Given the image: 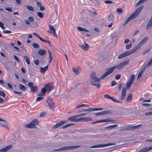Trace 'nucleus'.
Listing matches in <instances>:
<instances>
[{"label":"nucleus","instance_id":"obj_1","mask_svg":"<svg viewBox=\"0 0 152 152\" xmlns=\"http://www.w3.org/2000/svg\"><path fill=\"white\" fill-rule=\"evenodd\" d=\"M106 72L102 75L99 78H98L96 76V73L95 72H92L90 75V80L91 84L94 86H96L99 88L100 86V81L101 80H103L105 77L109 75H106L105 74Z\"/></svg>","mask_w":152,"mask_h":152},{"label":"nucleus","instance_id":"obj_2","mask_svg":"<svg viewBox=\"0 0 152 152\" xmlns=\"http://www.w3.org/2000/svg\"><path fill=\"white\" fill-rule=\"evenodd\" d=\"M129 63V60H127L123 61L117 66L107 69L106 70V71L105 73L106 75H105L106 76L107 75H109L111 74L116 69H117L118 70H120L123 69L125 66L126 65Z\"/></svg>","mask_w":152,"mask_h":152},{"label":"nucleus","instance_id":"obj_3","mask_svg":"<svg viewBox=\"0 0 152 152\" xmlns=\"http://www.w3.org/2000/svg\"><path fill=\"white\" fill-rule=\"evenodd\" d=\"M80 147V145L76 146H69L66 147H64L59 148L55 149L52 150L53 151H61L66 150H73L74 149H76Z\"/></svg>","mask_w":152,"mask_h":152},{"label":"nucleus","instance_id":"obj_4","mask_svg":"<svg viewBox=\"0 0 152 152\" xmlns=\"http://www.w3.org/2000/svg\"><path fill=\"white\" fill-rule=\"evenodd\" d=\"M134 53V51L132 49L126 51L120 54L118 56V59H121L127 56H128Z\"/></svg>","mask_w":152,"mask_h":152},{"label":"nucleus","instance_id":"obj_5","mask_svg":"<svg viewBox=\"0 0 152 152\" xmlns=\"http://www.w3.org/2000/svg\"><path fill=\"white\" fill-rule=\"evenodd\" d=\"M38 123V121L36 119H35L31 121L28 124H25V127L29 128H35L36 126L35 125H37Z\"/></svg>","mask_w":152,"mask_h":152},{"label":"nucleus","instance_id":"obj_6","mask_svg":"<svg viewBox=\"0 0 152 152\" xmlns=\"http://www.w3.org/2000/svg\"><path fill=\"white\" fill-rule=\"evenodd\" d=\"M46 102L48 103L50 109L53 111L55 107V103L53 101L52 99L51 98H48L46 100Z\"/></svg>","mask_w":152,"mask_h":152},{"label":"nucleus","instance_id":"obj_7","mask_svg":"<svg viewBox=\"0 0 152 152\" xmlns=\"http://www.w3.org/2000/svg\"><path fill=\"white\" fill-rule=\"evenodd\" d=\"M148 39V37H146L143 39L138 44L137 46L134 49V52L138 49H139L142 45L146 42Z\"/></svg>","mask_w":152,"mask_h":152},{"label":"nucleus","instance_id":"obj_8","mask_svg":"<svg viewBox=\"0 0 152 152\" xmlns=\"http://www.w3.org/2000/svg\"><path fill=\"white\" fill-rule=\"evenodd\" d=\"M142 8V7H140L138 8L131 15V16L133 18V19L136 18L139 15Z\"/></svg>","mask_w":152,"mask_h":152},{"label":"nucleus","instance_id":"obj_9","mask_svg":"<svg viewBox=\"0 0 152 152\" xmlns=\"http://www.w3.org/2000/svg\"><path fill=\"white\" fill-rule=\"evenodd\" d=\"M78 118V117L77 115H73L69 117L67 119V120L72 122H79V118Z\"/></svg>","mask_w":152,"mask_h":152},{"label":"nucleus","instance_id":"obj_10","mask_svg":"<svg viewBox=\"0 0 152 152\" xmlns=\"http://www.w3.org/2000/svg\"><path fill=\"white\" fill-rule=\"evenodd\" d=\"M113 15L110 14L108 16L107 19V22L110 23V24L108 26L109 27L111 28L113 24Z\"/></svg>","mask_w":152,"mask_h":152},{"label":"nucleus","instance_id":"obj_11","mask_svg":"<svg viewBox=\"0 0 152 152\" xmlns=\"http://www.w3.org/2000/svg\"><path fill=\"white\" fill-rule=\"evenodd\" d=\"M66 121H60L58 123H56L52 127V129H56L66 123Z\"/></svg>","mask_w":152,"mask_h":152},{"label":"nucleus","instance_id":"obj_12","mask_svg":"<svg viewBox=\"0 0 152 152\" xmlns=\"http://www.w3.org/2000/svg\"><path fill=\"white\" fill-rule=\"evenodd\" d=\"M115 143H110L106 144L97 145H94V148H99L105 147L106 146H109L111 145H115Z\"/></svg>","mask_w":152,"mask_h":152},{"label":"nucleus","instance_id":"obj_13","mask_svg":"<svg viewBox=\"0 0 152 152\" xmlns=\"http://www.w3.org/2000/svg\"><path fill=\"white\" fill-rule=\"evenodd\" d=\"M115 120L113 119H106L101 120H98L96 121H94L91 123L92 124H94L100 122H113L115 121Z\"/></svg>","mask_w":152,"mask_h":152},{"label":"nucleus","instance_id":"obj_14","mask_svg":"<svg viewBox=\"0 0 152 152\" xmlns=\"http://www.w3.org/2000/svg\"><path fill=\"white\" fill-rule=\"evenodd\" d=\"M45 87L46 88L47 91L49 92L53 88V84L52 83H48L46 85Z\"/></svg>","mask_w":152,"mask_h":152},{"label":"nucleus","instance_id":"obj_15","mask_svg":"<svg viewBox=\"0 0 152 152\" xmlns=\"http://www.w3.org/2000/svg\"><path fill=\"white\" fill-rule=\"evenodd\" d=\"M126 88L124 87L122 90L120 97V99L122 100H124L126 96Z\"/></svg>","mask_w":152,"mask_h":152},{"label":"nucleus","instance_id":"obj_16","mask_svg":"<svg viewBox=\"0 0 152 152\" xmlns=\"http://www.w3.org/2000/svg\"><path fill=\"white\" fill-rule=\"evenodd\" d=\"M152 28V16L147 23L146 26V29L148 31Z\"/></svg>","mask_w":152,"mask_h":152},{"label":"nucleus","instance_id":"obj_17","mask_svg":"<svg viewBox=\"0 0 152 152\" xmlns=\"http://www.w3.org/2000/svg\"><path fill=\"white\" fill-rule=\"evenodd\" d=\"M142 125V124H139L134 126H129L126 127L127 130H132L134 129H137Z\"/></svg>","mask_w":152,"mask_h":152},{"label":"nucleus","instance_id":"obj_18","mask_svg":"<svg viewBox=\"0 0 152 152\" xmlns=\"http://www.w3.org/2000/svg\"><path fill=\"white\" fill-rule=\"evenodd\" d=\"M12 147V145H9L6 146L5 147L0 149V152H7Z\"/></svg>","mask_w":152,"mask_h":152},{"label":"nucleus","instance_id":"obj_19","mask_svg":"<svg viewBox=\"0 0 152 152\" xmlns=\"http://www.w3.org/2000/svg\"><path fill=\"white\" fill-rule=\"evenodd\" d=\"M84 45H79V46L83 50L87 51L89 48V46L84 41Z\"/></svg>","mask_w":152,"mask_h":152},{"label":"nucleus","instance_id":"obj_20","mask_svg":"<svg viewBox=\"0 0 152 152\" xmlns=\"http://www.w3.org/2000/svg\"><path fill=\"white\" fill-rule=\"evenodd\" d=\"M111 112L108 110H105L97 113L95 114L96 115H100L104 114H109L111 113Z\"/></svg>","mask_w":152,"mask_h":152},{"label":"nucleus","instance_id":"obj_21","mask_svg":"<svg viewBox=\"0 0 152 152\" xmlns=\"http://www.w3.org/2000/svg\"><path fill=\"white\" fill-rule=\"evenodd\" d=\"M79 120L80 121H82L84 122H88L89 121H92V120L91 117H83L79 118Z\"/></svg>","mask_w":152,"mask_h":152},{"label":"nucleus","instance_id":"obj_22","mask_svg":"<svg viewBox=\"0 0 152 152\" xmlns=\"http://www.w3.org/2000/svg\"><path fill=\"white\" fill-rule=\"evenodd\" d=\"M73 72L76 75H78L80 72V68L77 67V68L72 67V68Z\"/></svg>","mask_w":152,"mask_h":152},{"label":"nucleus","instance_id":"obj_23","mask_svg":"<svg viewBox=\"0 0 152 152\" xmlns=\"http://www.w3.org/2000/svg\"><path fill=\"white\" fill-rule=\"evenodd\" d=\"M145 69L146 68L145 67H144L139 72L137 78V80H138L140 78L142 75V74L143 72L145 71Z\"/></svg>","mask_w":152,"mask_h":152},{"label":"nucleus","instance_id":"obj_24","mask_svg":"<svg viewBox=\"0 0 152 152\" xmlns=\"http://www.w3.org/2000/svg\"><path fill=\"white\" fill-rule=\"evenodd\" d=\"M133 83V82L128 81L126 84V89L129 90Z\"/></svg>","mask_w":152,"mask_h":152},{"label":"nucleus","instance_id":"obj_25","mask_svg":"<svg viewBox=\"0 0 152 152\" xmlns=\"http://www.w3.org/2000/svg\"><path fill=\"white\" fill-rule=\"evenodd\" d=\"M46 53V51L44 49H40L38 51V53L40 56H43L45 55Z\"/></svg>","mask_w":152,"mask_h":152},{"label":"nucleus","instance_id":"obj_26","mask_svg":"<svg viewBox=\"0 0 152 152\" xmlns=\"http://www.w3.org/2000/svg\"><path fill=\"white\" fill-rule=\"evenodd\" d=\"M48 53H49V60L48 61L49 63H50L52 61L53 59V57H52V54L51 51L49 50H48Z\"/></svg>","mask_w":152,"mask_h":152},{"label":"nucleus","instance_id":"obj_27","mask_svg":"<svg viewBox=\"0 0 152 152\" xmlns=\"http://www.w3.org/2000/svg\"><path fill=\"white\" fill-rule=\"evenodd\" d=\"M38 87L37 86H33L30 88L31 91L33 93H35L37 91Z\"/></svg>","mask_w":152,"mask_h":152},{"label":"nucleus","instance_id":"obj_28","mask_svg":"<svg viewBox=\"0 0 152 152\" xmlns=\"http://www.w3.org/2000/svg\"><path fill=\"white\" fill-rule=\"evenodd\" d=\"M133 18L131 16H130L124 22L123 25L124 26H125L129 22L130 20H133Z\"/></svg>","mask_w":152,"mask_h":152},{"label":"nucleus","instance_id":"obj_29","mask_svg":"<svg viewBox=\"0 0 152 152\" xmlns=\"http://www.w3.org/2000/svg\"><path fill=\"white\" fill-rule=\"evenodd\" d=\"M20 89L24 91H25L26 89V88L24 85L21 84H20L19 85Z\"/></svg>","mask_w":152,"mask_h":152},{"label":"nucleus","instance_id":"obj_30","mask_svg":"<svg viewBox=\"0 0 152 152\" xmlns=\"http://www.w3.org/2000/svg\"><path fill=\"white\" fill-rule=\"evenodd\" d=\"M48 69V65L44 68L41 67L40 68V72L41 73L44 72H45Z\"/></svg>","mask_w":152,"mask_h":152},{"label":"nucleus","instance_id":"obj_31","mask_svg":"<svg viewBox=\"0 0 152 152\" xmlns=\"http://www.w3.org/2000/svg\"><path fill=\"white\" fill-rule=\"evenodd\" d=\"M25 6L26 7V8L28 10L33 12H34V10L31 6L29 5H26Z\"/></svg>","mask_w":152,"mask_h":152},{"label":"nucleus","instance_id":"obj_32","mask_svg":"<svg viewBox=\"0 0 152 152\" xmlns=\"http://www.w3.org/2000/svg\"><path fill=\"white\" fill-rule=\"evenodd\" d=\"M24 60L26 62V63L28 64H30V61L29 60V58L27 56H25L24 57Z\"/></svg>","mask_w":152,"mask_h":152},{"label":"nucleus","instance_id":"obj_33","mask_svg":"<svg viewBox=\"0 0 152 152\" xmlns=\"http://www.w3.org/2000/svg\"><path fill=\"white\" fill-rule=\"evenodd\" d=\"M135 76L134 75H131L129 77L128 81L133 83Z\"/></svg>","mask_w":152,"mask_h":152},{"label":"nucleus","instance_id":"obj_34","mask_svg":"<svg viewBox=\"0 0 152 152\" xmlns=\"http://www.w3.org/2000/svg\"><path fill=\"white\" fill-rule=\"evenodd\" d=\"M37 15L38 17L41 18H43L44 17L43 13L40 12H37Z\"/></svg>","mask_w":152,"mask_h":152},{"label":"nucleus","instance_id":"obj_35","mask_svg":"<svg viewBox=\"0 0 152 152\" xmlns=\"http://www.w3.org/2000/svg\"><path fill=\"white\" fill-rule=\"evenodd\" d=\"M132 99V96L131 94H129L127 97L126 100L127 102H130Z\"/></svg>","mask_w":152,"mask_h":152},{"label":"nucleus","instance_id":"obj_36","mask_svg":"<svg viewBox=\"0 0 152 152\" xmlns=\"http://www.w3.org/2000/svg\"><path fill=\"white\" fill-rule=\"evenodd\" d=\"M49 27L50 30L51 31V32H53L54 31H55V29L54 28V27L52 25H48Z\"/></svg>","mask_w":152,"mask_h":152},{"label":"nucleus","instance_id":"obj_37","mask_svg":"<svg viewBox=\"0 0 152 152\" xmlns=\"http://www.w3.org/2000/svg\"><path fill=\"white\" fill-rule=\"evenodd\" d=\"M117 126L118 125L117 124H114L108 126L107 127V128L109 129H112L116 127H117Z\"/></svg>","mask_w":152,"mask_h":152},{"label":"nucleus","instance_id":"obj_38","mask_svg":"<svg viewBox=\"0 0 152 152\" xmlns=\"http://www.w3.org/2000/svg\"><path fill=\"white\" fill-rule=\"evenodd\" d=\"M7 125V124H4L3 123H0V126H2L6 129H7L8 128Z\"/></svg>","mask_w":152,"mask_h":152},{"label":"nucleus","instance_id":"obj_39","mask_svg":"<svg viewBox=\"0 0 152 152\" xmlns=\"http://www.w3.org/2000/svg\"><path fill=\"white\" fill-rule=\"evenodd\" d=\"M111 99H112L113 101L114 102H117V103H121V101H119L116 98H113L111 97V98H110Z\"/></svg>","mask_w":152,"mask_h":152},{"label":"nucleus","instance_id":"obj_40","mask_svg":"<svg viewBox=\"0 0 152 152\" xmlns=\"http://www.w3.org/2000/svg\"><path fill=\"white\" fill-rule=\"evenodd\" d=\"M14 93L16 94H18L20 96H22L23 95V94L21 92H18L15 91H13Z\"/></svg>","mask_w":152,"mask_h":152},{"label":"nucleus","instance_id":"obj_41","mask_svg":"<svg viewBox=\"0 0 152 152\" xmlns=\"http://www.w3.org/2000/svg\"><path fill=\"white\" fill-rule=\"evenodd\" d=\"M41 92L44 95L46 92L47 91V90L45 86L41 89Z\"/></svg>","mask_w":152,"mask_h":152},{"label":"nucleus","instance_id":"obj_42","mask_svg":"<svg viewBox=\"0 0 152 152\" xmlns=\"http://www.w3.org/2000/svg\"><path fill=\"white\" fill-rule=\"evenodd\" d=\"M132 46V44L131 42L129 44H127L126 45V49H129Z\"/></svg>","mask_w":152,"mask_h":152},{"label":"nucleus","instance_id":"obj_43","mask_svg":"<svg viewBox=\"0 0 152 152\" xmlns=\"http://www.w3.org/2000/svg\"><path fill=\"white\" fill-rule=\"evenodd\" d=\"M152 65V58L151 59L150 61L147 64L146 66L147 67H149Z\"/></svg>","mask_w":152,"mask_h":152},{"label":"nucleus","instance_id":"obj_44","mask_svg":"<svg viewBox=\"0 0 152 152\" xmlns=\"http://www.w3.org/2000/svg\"><path fill=\"white\" fill-rule=\"evenodd\" d=\"M116 12L118 14H121L122 13L123 11L122 9L118 8L117 9Z\"/></svg>","mask_w":152,"mask_h":152},{"label":"nucleus","instance_id":"obj_45","mask_svg":"<svg viewBox=\"0 0 152 152\" xmlns=\"http://www.w3.org/2000/svg\"><path fill=\"white\" fill-rule=\"evenodd\" d=\"M86 105L83 104H78L77 106L75 107V108L77 109L83 106H86Z\"/></svg>","mask_w":152,"mask_h":152},{"label":"nucleus","instance_id":"obj_46","mask_svg":"<svg viewBox=\"0 0 152 152\" xmlns=\"http://www.w3.org/2000/svg\"><path fill=\"white\" fill-rule=\"evenodd\" d=\"M32 46L33 47L36 48H39V45L36 43H34L32 45Z\"/></svg>","mask_w":152,"mask_h":152},{"label":"nucleus","instance_id":"obj_47","mask_svg":"<svg viewBox=\"0 0 152 152\" xmlns=\"http://www.w3.org/2000/svg\"><path fill=\"white\" fill-rule=\"evenodd\" d=\"M0 96L3 97H5L6 96L5 93L2 91H0Z\"/></svg>","mask_w":152,"mask_h":152},{"label":"nucleus","instance_id":"obj_48","mask_svg":"<svg viewBox=\"0 0 152 152\" xmlns=\"http://www.w3.org/2000/svg\"><path fill=\"white\" fill-rule=\"evenodd\" d=\"M46 113L45 112H43L41 113L40 115V117H44L46 115Z\"/></svg>","mask_w":152,"mask_h":152},{"label":"nucleus","instance_id":"obj_49","mask_svg":"<svg viewBox=\"0 0 152 152\" xmlns=\"http://www.w3.org/2000/svg\"><path fill=\"white\" fill-rule=\"evenodd\" d=\"M13 56L14 58L17 61H18V62H20V61L19 60L16 55H14Z\"/></svg>","mask_w":152,"mask_h":152},{"label":"nucleus","instance_id":"obj_50","mask_svg":"<svg viewBox=\"0 0 152 152\" xmlns=\"http://www.w3.org/2000/svg\"><path fill=\"white\" fill-rule=\"evenodd\" d=\"M145 114L146 115H152V111L149 112H146Z\"/></svg>","mask_w":152,"mask_h":152},{"label":"nucleus","instance_id":"obj_51","mask_svg":"<svg viewBox=\"0 0 152 152\" xmlns=\"http://www.w3.org/2000/svg\"><path fill=\"white\" fill-rule=\"evenodd\" d=\"M43 99V97H37L36 99V101H39L42 100Z\"/></svg>","mask_w":152,"mask_h":152},{"label":"nucleus","instance_id":"obj_52","mask_svg":"<svg viewBox=\"0 0 152 152\" xmlns=\"http://www.w3.org/2000/svg\"><path fill=\"white\" fill-rule=\"evenodd\" d=\"M5 9L6 10L9 12H12V10L9 7L5 8Z\"/></svg>","mask_w":152,"mask_h":152},{"label":"nucleus","instance_id":"obj_53","mask_svg":"<svg viewBox=\"0 0 152 152\" xmlns=\"http://www.w3.org/2000/svg\"><path fill=\"white\" fill-rule=\"evenodd\" d=\"M121 77V75L120 74H118L115 76V79L117 80L119 79Z\"/></svg>","mask_w":152,"mask_h":152},{"label":"nucleus","instance_id":"obj_54","mask_svg":"<svg viewBox=\"0 0 152 152\" xmlns=\"http://www.w3.org/2000/svg\"><path fill=\"white\" fill-rule=\"evenodd\" d=\"M33 84L31 82H29L28 83V86L30 87V88H31L33 87Z\"/></svg>","mask_w":152,"mask_h":152},{"label":"nucleus","instance_id":"obj_55","mask_svg":"<svg viewBox=\"0 0 152 152\" xmlns=\"http://www.w3.org/2000/svg\"><path fill=\"white\" fill-rule=\"evenodd\" d=\"M44 42H45L46 43H48L49 44V45L50 46H51V45L50 43V41L47 40H45L44 41Z\"/></svg>","mask_w":152,"mask_h":152},{"label":"nucleus","instance_id":"obj_56","mask_svg":"<svg viewBox=\"0 0 152 152\" xmlns=\"http://www.w3.org/2000/svg\"><path fill=\"white\" fill-rule=\"evenodd\" d=\"M28 19L31 22H33L34 21V19L32 17H29Z\"/></svg>","mask_w":152,"mask_h":152},{"label":"nucleus","instance_id":"obj_57","mask_svg":"<svg viewBox=\"0 0 152 152\" xmlns=\"http://www.w3.org/2000/svg\"><path fill=\"white\" fill-rule=\"evenodd\" d=\"M150 49H146L143 52V54L145 55V54H146V53H147L148 52L150 51Z\"/></svg>","mask_w":152,"mask_h":152},{"label":"nucleus","instance_id":"obj_58","mask_svg":"<svg viewBox=\"0 0 152 152\" xmlns=\"http://www.w3.org/2000/svg\"><path fill=\"white\" fill-rule=\"evenodd\" d=\"M142 105L143 106H145L146 107H149L151 105V104L148 103H143L142 104Z\"/></svg>","mask_w":152,"mask_h":152},{"label":"nucleus","instance_id":"obj_59","mask_svg":"<svg viewBox=\"0 0 152 152\" xmlns=\"http://www.w3.org/2000/svg\"><path fill=\"white\" fill-rule=\"evenodd\" d=\"M34 64L37 65H38L39 63V61L38 60H35L34 61Z\"/></svg>","mask_w":152,"mask_h":152},{"label":"nucleus","instance_id":"obj_60","mask_svg":"<svg viewBox=\"0 0 152 152\" xmlns=\"http://www.w3.org/2000/svg\"><path fill=\"white\" fill-rule=\"evenodd\" d=\"M104 96L105 98L110 99L111 97L109 96L108 94H105L104 95Z\"/></svg>","mask_w":152,"mask_h":152},{"label":"nucleus","instance_id":"obj_61","mask_svg":"<svg viewBox=\"0 0 152 152\" xmlns=\"http://www.w3.org/2000/svg\"><path fill=\"white\" fill-rule=\"evenodd\" d=\"M40 7V10L41 11H43L45 9V7L43 6H41Z\"/></svg>","mask_w":152,"mask_h":152},{"label":"nucleus","instance_id":"obj_62","mask_svg":"<svg viewBox=\"0 0 152 152\" xmlns=\"http://www.w3.org/2000/svg\"><path fill=\"white\" fill-rule=\"evenodd\" d=\"M110 151H112L116 150L117 149L116 147H113L110 148Z\"/></svg>","mask_w":152,"mask_h":152},{"label":"nucleus","instance_id":"obj_63","mask_svg":"<svg viewBox=\"0 0 152 152\" xmlns=\"http://www.w3.org/2000/svg\"><path fill=\"white\" fill-rule=\"evenodd\" d=\"M84 28H82L80 27H77L78 30L80 31H83V30H84Z\"/></svg>","mask_w":152,"mask_h":152},{"label":"nucleus","instance_id":"obj_64","mask_svg":"<svg viewBox=\"0 0 152 152\" xmlns=\"http://www.w3.org/2000/svg\"><path fill=\"white\" fill-rule=\"evenodd\" d=\"M117 84V83H115V82L114 81H113L112 82L111 85V86H113L115 85H116Z\"/></svg>","mask_w":152,"mask_h":152}]
</instances>
